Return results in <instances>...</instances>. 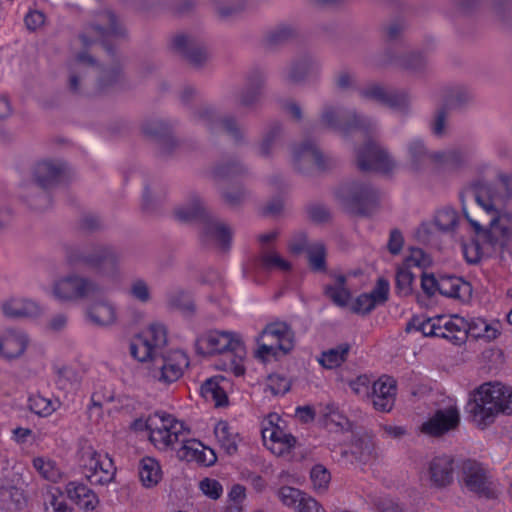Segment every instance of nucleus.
<instances>
[{
  "label": "nucleus",
  "mask_w": 512,
  "mask_h": 512,
  "mask_svg": "<svg viewBox=\"0 0 512 512\" xmlns=\"http://www.w3.org/2000/svg\"><path fill=\"white\" fill-rule=\"evenodd\" d=\"M146 427L150 430L151 442L159 449H167L181 443L182 446L177 451L181 460L195 461L206 467L214 465L217 461L214 450L198 440L187 439L184 424L170 414L156 412L146 421Z\"/></svg>",
  "instance_id": "f257e3e1"
},
{
  "label": "nucleus",
  "mask_w": 512,
  "mask_h": 512,
  "mask_svg": "<svg viewBox=\"0 0 512 512\" xmlns=\"http://www.w3.org/2000/svg\"><path fill=\"white\" fill-rule=\"evenodd\" d=\"M466 409L473 422L484 429L500 413L512 414V387L498 381L483 383L470 394Z\"/></svg>",
  "instance_id": "f03ea898"
},
{
  "label": "nucleus",
  "mask_w": 512,
  "mask_h": 512,
  "mask_svg": "<svg viewBox=\"0 0 512 512\" xmlns=\"http://www.w3.org/2000/svg\"><path fill=\"white\" fill-rule=\"evenodd\" d=\"M468 192L486 212L495 214L484 233V241L493 248L503 250L512 239V214L497 212L501 195L490 183L482 180L474 182Z\"/></svg>",
  "instance_id": "7ed1b4c3"
},
{
  "label": "nucleus",
  "mask_w": 512,
  "mask_h": 512,
  "mask_svg": "<svg viewBox=\"0 0 512 512\" xmlns=\"http://www.w3.org/2000/svg\"><path fill=\"white\" fill-rule=\"evenodd\" d=\"M71 174V167L65 161L45 159L37 162L33 168L32 181L33 184L42 189V192L39 195H34L33 188L28 187L29 191L25 195L26 202L37 211L48 209L52 204L49 191L70 178Z\"/></svg>",
  "instance_id": "20e7f679"
},
{
  "label": "nucleus",
  "mask_w": 512,
  "mask_h": 512,
  "mask_svg": "<svg viewBox=\"0 0 512 512\" xmlns=\"http://www.w3.org/2000/svg\"><path fill=\"white\" fill-rule=\"evenodd\" d=\"M121 258V251L109 244H97L90 248L80 246L66 248V259L70 265L86 266L99 275L110 279L120 278Z\"/></svg>",
  "instance_id": "39448f33"
},
{
  "label": "nucleus",
  "mask_w": 512,
  "mask_h": 512,
  "mask_svg": "<svg viewBox=\"0 0 512 512\" xmlns=\"http://www.w3.org/2000/svg\"><path fill=\"white\" fill-rule=\"evenodd\" d=\"M127 30L118 16L110 9H102L94 12V18L82 33L79 38L85 47L90 46L96 41H101L108 51L113 53L110 45L106 44V39L109 37L125 38Z\"/></svg>",
  "instance_id": "423d86ee"
},
{
  "label": "nucleus",
  "mask_w": 512,
  "mask_h": 512,
  "mask_svg": "<svg viewBox=\"0 0 512 512\" xmlns=\"http://www.w3.org/2000/svg\"><path fill=\"white\" fill-rule=\"evenodd\" d=\"M103 288L94 279L76 273L54 283L53 295L60 302H76L102 294Z\"/></svg>",
  "instance_id": "0eeeda50"
},
{
  "label": "nucleus",
  "mask_w": 512,
  "mask_h": 512,
  "mask_svg": "<svg viewBox=\"0 0 512 512\" xmlns=\"http://www.w3.org/2000/svg\"><path fill=\"white\" fill-rule=\"evenodd\" d=\"M195 350L201 356L229 353L241 358L245 354L244 344L236 334L219 330L200 334L195 340Z\"/></svg>",
  "instance_id": "6e6552de"
},
{
  "label": "nucleus",
  "mask_w": 512,
  "mask_h": 512,
  "mask_svg": "<svg viewBox=\"0 0 512 512\" xmlns=\"http://www.w3.org/2000/svg\"><path fill=\"white\" fill-rule=\"evenodd\" d=\"M79 461L91 484L104 485L112 481L116 468L107 453L101 454L87 442L79 449Z\"/></svg>",
  "instance_id": "1a4fd4ad"
},
{
  "label": "nucleus",
  "mask_w": 512,
  "mask_h": 512,
  "mask_svg": "<svg viewBox=\"0 0 512 512\" xmlns=\"http://www.w3.org/2000/svg\"><path fill=\"white\" fill-rule=\"evenodd\" d=\"M167 344L165 327L152 324L146 331L133 337L130 343V354L139 362L157 361Z\"/></svg>",
  "instance_id": "9d476101"
},
{
  "label": "nucleus",
  "mask_w": 512,
  "mask_h": 512,
  "mask_svg": "<svg viewBox=\"0 0 512 512\" xmlns=\"http://www.w3.org/2000/svg\"><path fill=\"white\" fill-rule=\"evenodd\" d=\"M256 357L266 360L268 356H277L278 351L287 354L293 349V333L284 322L268 324L257 338Z\"/></svg>",
  "instance_id": "9b49d317"
},
{
  "label": "nucleus",
  "mask_w": 512,
  "mask_h": 512,
  "mask_svg": "<svg viewBox=\"0 0 512 512\" xmlns=\"http://www.w3.org/2000/svg\"><path fill=\"white\" fill-rule=\"evenodd\" d=\"M459 469V481L470 492L487 499H492L497 496L491 476L480 462L473 459H466L461 462Z\"/></svg>",
  "instance_id": "f8f14e48"
},
{
  "label": "nucleus",
  "mask_w": 512,
  "mask_h": 512,
  "mask_svg": "<svg viewBox=\"0 0 512 512\" xmlns=\"http://www.w3.org/2000/svg\"><path fill=\"white\" fill-rule=\"evenodd\" d=\"M345 207L353 214L368 216L378 207L379 194L370 184L352 182L341 189Z\"/></svg>",
  "instance_id": "ddd939ff"
},
{
  "label": "nucleus",
  "mask_w": 512,
  "mask_h": 512,
  "mask_svg": "<svg viewBox=\"0 0 512 512\" xmlns=\"http://www.w3.org/2000/svg\"><path fill=\"white\" fill-rule=\"evenodd\" d=\"M320 121L324 126L343 134H347L353 129H369L372 126L369 118L332 104L323 106Z\"/></svg>",
  "instance_id": "4468645a"
},
{
  "label": "nucleus",
  "mask_w": 512,
  "mask_h": 512,
  "mask_svg": "<svg viewBox=\"0 0 512 512\" xmlns=\"http://www.w3.org/2000/svg\"><path fill=\"white\" fill-rule=\"evenodd\" d=\"M171 48L176 54L195 68H201L209 59L205 44L192 35H175L171 40Z\"/></svg>",
  "instance_id": "2eb2a0df"
},
{
  "label": "nucleus",
  "mask_w": 512,
  "mask_h": 512,
  "mask_svg": "<svg viewBox=\"0 0 512 512\" xmlns=\"http://www.w3.org/2000/svg\"><path fill=\"white\" fill-rule=\"evenodd\" d=\"M357 167L362 172L376 171L388 173L394 168L387 152L374 141H368L357 150Z\"/></svg>",
  "instance_id": "dca6fc26"
},
{
  "label": "nucleus",
  "mask_w": 512,
  "mask_h": 512,
  "mask_svg": "<svg viewBox=\"0 0 512 512\" xmlns=\"http://www.w3.org/2000/svg\"><path fill=\"white\" fill-rule=\"evenodd\" d=\"M321 63L312 56L304 55L294 59L284 74V80L289 84L300 85L316 83L321 75Z\"/></svg>",
  "instance_id": "f3484780"
},
{
  "label": "nucleus",
  "mask_w": 512,
  "mask_h": 512,
  "mask_svg": "<svg viewBox=\"0 0 512 512\" xmlns=\"http://www.w3.org/2000/svg\"><path fill=\"white\" fill-rule=\"evenodd\" d=\"M293 161L295 167L303 173H308L313 168L326 170L331 166V160L310 140H305L294 148Z\"/></svg>",
  "instance_id": "a211bd4d"
},
{
  "label": "nucleus",
  "mask_w": 512,
  "mask_h": 512,
  "mask_svg": "<svg viewBox=\"0 0 512 512\" xmlns=\"http://www.w3.org/2000/svg\"><path fill=\"white\" fill-rule=\"evenodd\" d=\"M200 241L203 246L210 247L219 244L224 250L230 247V228L211 214L200 225Z\"/></svg>",
  "instance_id": "6ab92c4d"
},
{
  "label": "nucleus",
  "mask_w": 512,
  "mask_h": 512,
  "mask_svg": "<svg viewBox=\"0 0 512 512\" xmlns=\"http://www.w3.org/2000/svg\"><path fill=\"white\" fill-rule=\"evenodd\" d=\"M459 421L460 415L456 407L439 409L421 425L420 431L428 436L439 437L455 429Z\"/></svg>",
  "instance_id": "aec40b11"
},
{
  "label": "nucleus",
  "mask_w": 512,
  "mask_h": 512,
  "mask_svg": "<svg viewBox=\"0 0 512 512\" xmlns=\"http://www.w3.org/2000/svg\"><path fill=\"white\" fill-rule=\"evenodd\" d=\"M154 362L159 365L153 377L164 384L177 381L183 374L182 365H188L187 358L181 351H175L172 356L166 357L162 350L158 360Z\"/></svg>",
  "instance_id": "412c9836"
},
{
  "label": "nucleus",
  "mask_w": 512,
  "mask_h": 512,
  "mask_svg": "<svg viewBox=\"0 0 512 512\" xmlns=\"http://www.w3.org/2000/svg\"><path fill=\"white\" fill-rule=\"evenodd\" d=\"M145 136L156 141L162 154H170L178 142L171 135V126L161 119H149L142 125Z\"/></svg>",
  "instance_id": "4be33fe9"
},
{
  "label": "nucleus",
  "mask_w": 512,
  "mask_h": 512,
  "mask_svg": "<svg viewBox=\"0 0 512 512\" xmlns=\"http://www.w3.org/2000/svg\"><path fill=\"white\" fill-rule=\"evenodd\" d=\"M266 74L259 69L252 70L246 77L245 86L234 94V100L240 106L252 107L260 99L265 86Z\"/></svg>",
  "instance_id": "5701e85b"
},
{
  "label": "nucleus",
  "mask_w": 512,
  "mask_h": 512,
  "mask_svg": "<svg viewBox=\"0 0 512 512\" xmlns=\"http://www.w3.org/2000/svg\"><path fill=\"white\" fill-rule=\"evenodd\" d=\"M396 381L388 376L380 377L373 382L371 398L373 406L381 412H389L395 403Z\"/></svg>",
  "instance_id": "b1692460"
},
{
  "label": "nucleus",
  "mask_w": 512,
  "mask_h": 512,
  "mask_svg": "<svg viewBox=\"0 0 512 512\" xmlns=\"http://www.w3.org/2000/svg\"><path fill=\"white\" fill-rule=\"evenodd\" d=\"M429 477L433 486L445 488L454 479V460L451 456L441 455L434 457L429 463Z\"/></svg>",
  "instance_id": "393cba45"
},
{
  "label": "nucleus",
  "mask_w": 512,
  "mask_h": 512,
  "mask_svg": "<svg viewBox=\"0 0 512 512\" xmlns=\"http://www.w3.org/2000/svg\"><path fill=\"white\" fill-rule=\"evenodd\" d=\"M392 63H395L401 69L412 73L422 72L428 65L426 57L421 53L409 52L394 58L390 50H387L384 53L383 58L379 60L378 65L385 66Z\"/></svg>",
  "instance_id": "a878e982"
},
{
  "label": "nucleus",
  "mask_w": 512,
  "mask_h": 512,
  "mask_svg": "<svg viewBox=\"0 0 512 512\" xmlns=\"http://www.w3.org/2000/svg\"><path fill=\"white\" fill-rule=\"evenodd\" d=\"M85 315L89 322L98 327H109L117 322L116 307L108 300L92 303L87 307Z\"/></svg>",
  "instance_id": "bb28decb"
},
{
  "label": "nucleus",
  "mask_w": 512,
  "mask_h": 512,
  "mask_svg": "<svg viewBox=\"0 0 512 512\" xmlns=\"http://www.w3.org/2000/svg\"><path fill=\"white\" fill-rule=\"evenodd\" d=\"M3 314L8 318H33L43 313L41 306L30 299L12 298L2 304Z\"/></svg>",
  "instance_id": "cd10ccee"
},
{
  "label": "nucleus",
  "mask_w": 512,
  "mask_h": 512,
  "mask_svg": "<svg viewBox=\"0 0 512 512\" xmlns=\"http://www.w3.org/2000/svg\"><path fill=\"white\" fill-rule=\"evenodd\" d=\"M408 153L411 167L416 171L424 169L430 164H436L442 157L440 151H429L420 139H414L408 144Z\"/></svg>",
  "instance_id": "c85d7f7f"
},
{
  "label": "nucleus",
  "mask_w": 512,
  "mask_h": 512,
  "mask_svg": "<svg viewBox=\"0 0 512 512\" xmlns=\"http://www.w3.org/2000/svg\"><path fill=\"white\" fill-rule=\"evenodd\" d=\"M28 345V337L22 331L7 330L0 338V354L6 358L21 356Z\"/></svg>",
  "instance_id": "c756f323"
},
{
  "label": "nucleus",
  "mask_w": 512,
  "mask_h": 512,
  "mask_svg": "<svg viewBox=\"0 0 512 512\" xmlns=\"http://www.w3.org/2000/svg\"><path fill=\"white\" fill-rule=\"evenodd\" d=\"M441 320V338L447 339L455 344H461L465 341L467 331H469L467 320L459 316L451 318L441 316Z\"/></svg>",
  "instance_id": "7c9ffc66"
},
{
  "label": "nucleus",
  "mask_w": 512,
  "mask_h": 512,
  "mask_svg": "<svg viewBox=\"0 0 512 512\" xmlns=\"http://www.w3.org/2000/svg\"><path fill=\"white\" fill-rule=\"evenodd\" d=\"M68 498L73 501L80 509L90 511L94 510L98 504L96 494L86 485L78 482H69L66 485Z\"/></svg>",
  "instance_id": "2f4dec72"
},
{
  "label": "nucleus",
  "mask_w": 512,
  "mask_h": 512,
  "mask_svg": "<svg viewBox=\"0 0 512 512\" xmlns=\"http://www.w3.org/2000/svg\"><path fill=\"white\" fill-rule=\"evenodd\" d=\"M439 293L455 299H468L472 293L470 283L455 276H442L439 278Z\"/></svg>",
  "instance_id": "473e14b6"
},
{
  "label": "nucleus",
  "mask_w": 512,
  "mask_h": 512,
  "mask_svg": "<svg viewBox=\"0 0 512 512\" xmlns=\"http://www.w3.org/2000/svg\"><path fill=\"white\" fill-rule=\"evenodd\" d=\"M174 213L182 222L198 221L200 225L210 214L198 196H192L189 203L177 207Z\"/></svg>",
  "instance_id": "72a5a7b5"
},
{
  "label": "nucleus",
  "mask_w": 512,
  "mask_h": 512,
  "mask_svg": "<svg viewBox=\"0 0 512 512\" xmlns=\"http://www.w3.org/2000/svg\"><path fill=\"white\" fill-rule=\"evenodd\" d=\"M214 434L220 447L226 454L234 455L237 453L241 437L232 429L227 421H219L214 428Z\"/></svg>",
  "instance_id": "f704fd0d"
},
{
  "label": "nucleus",
  "mask_w": 512,
  "mask_h": 512,
  "mask_svg": "<svg viewBox=\"0 0 512 512\" xmlns=\"http://www.w3.org/2000/svg\"><path fill=\"white\" fill-rule=\"evenodd\" d=\"M84 67H97L96 59L90 55L87 51L79 52L71 66L68 86L69 90L73 93L79 92V83L84 74Z\"/></svg>",
  "instance_id": "c9c22d12"
},
{
  "label": "nucleus",
  "mask_w": 512,
  "mask_h": 512,
  "mask_svg": "<svg viewBox=\"0 0 512 512\" xmlns=\"http://www.w3.org/2000/svg\"><path fill=\"white\" fill-rule=\"evenodd\" d=\"M335 279L336 283L334 285L324 286V295L335 305L345 307L351 298V293L346 287V277L344 275H337Z\"/></svg>",
  "instance_id": "e433bc0d"
},
{
  "label": "nucleus",
  "mask_w": 512,
  "mask_h": 512,
  "mask_svg": "<svg viewBox=\"0 0 512 512\" xmlns=\"http://www.w3.org/2000/svg\"><path fill=\"white\" fill-rule=\"evenodd\" d=\"M139 477L145 487L155 486L161 479L159 463L151 457L143 458L139 463Z\"/></svg>",
  "instance_id": "4c0bfd02"
},
{
  "label": "nucleus",
  "mask_w": 512,
  "mask_h": 512,
  "mask_svg": "<svg viewBox=\"0 0 512 512\" xmlns=\"http://www.w3.org/2000/svg\"><path fill=\"white\" fill-rule=\"evenodd\" d=\"M201 394L206 400L213 401L216 407L228 404V396L220 386L218 377L207 379L201 386Z\"/></svg>",
  "instance_id": "58836bf2"
},
{
  "label": "nucleus",
  "mask_w": 512,
  "mask_h": 512,
  "mask_svg": "<svg viewBox=\"0 0 512 512\" xmlns=\"http://www.w3.org/2000/svg\"><path fill=\"white\" fill-rule=\"evenodd\" d=\"M296 442L297 440L293 435L285 433L277 425L275 432H271V442L267 447L272 453L281 456L284 453L290 452L295 447Z\"/></svg>",
  "instance_id": "ea45409f"
},
{
  "label": "nucleus",
  "mask_w": 512,
  "mask_h": 512,
  "mask_svg": "<svg viewBox=\"0 0 512 512\" xmlns=\"http://www.w3.org/2000/svg\"><path fill=\"white\" fill-rule=\"evenodd\" d=\"M441 321V316L427 319L414 317L408 322L406 330L420 331L426 337H440Z\"/></svg>",
  "instance_id": "a19ab883"
},
{
  "label": "nucleus",
  "mask_w": 512,
  "mask_h": 512,
  "mask_svg": "<svg viewBox=\"0 0 512 512\" xmlns=\"http://www.w3.org/2000/svg\"><path fill=\"white\" fill-rule=\"evenodd\" d=\"M167 305L170 309L185 313H193L195 311L191 294L180 288L174 289L167 294Z\"/></svg>",
  "instance_id": "79ce46f5"
},
{
  "label": "nucleus",
  "mask_w": 512,
  "mask_h": 512,
  "mask_svg": "<svg viewBox=\"0 0 512 512\" xmlns=\"http://www.w3.org/2000/svg\"><path fill=\"white\" fill-rule=\"evenodd\" d=\"M469 331L467 336L470 335L475 339H485L491 341L497 338L499 331L495 325L487 323L483 318H473L468 321Z\"/></svg>",
  "instance_id": "37998d69"
},
{
  "label": "nucleus",
  "mask_w": 512,
  "mask_h": 512,
  "mask_svg": "<svg viewBox=\"0 0 512 512\" xmlns=\"http://www.w3.org/2000/svg\"><path fill=\"white\" fill-rule=\"evenodd\" d=\"M259 263L265 270L289 271L291 269L290 262L283 259L275 250L269 248H263L259 256Z\"/></svg>",
  "instance_id": "c03bdc74"
},
{
  "label": "nucleus",
  "mask_w": 512,
  "mask_h": 512,
  "mask_svg": "<svg viewBox=\"0 0 512 512\" xmlns=\"http://www.w3.org/2000/svg\"><path fill=\"white\" fill-rule=\"evenodd\" d=\"M350 350V345L345 343L328 351H324L319 359L320 364L328 369L340 366L345 360Z\"/></svg>",
  "instance_id": "a18cd8bd"
},
{
  "label": "nucleus",
  "mask_w": 512,
  "mask_h": 512,
  "mask_svg": "<svg viewBox=\"0 0 512 512\" xmlns=\"http://www.w3.org/2000/svg\"><path fill=\"white\" fill-rule=\"evenodd\" d=\"M306 253L312 271L325 272L327 270L326 247L322 242L312 243Z\"/></svg>",
  "instance_id": "49530a36"
},
{
  "label": "nucleus",
  "mask_w": 512,
  "mask_h": 512,
  "mask_svg": "<svg viewBox=\"0 0 512 512\" xmlns=\"http://www.w3.org/2000/svg\"><path fill=\"white\" fill-rule=\"evenodd\" d=\"M459 216L456 210L445 207L436 212L434 224L441 232H452L458 226Z\"/></svg>",
  "instance_id": "de8ad7c7"
},
{
  "label": "nucleus",
  "mask_w": 512,
  "mask_h": 512,
  "mask_svg": "<svg viewBox=\"0 0 512 512\" xmlns=\"http://www.w3.org/2000/svg\"><path fill=\"white\" fill-rule=\"evenodd\" d=\"M214 4L216 13L222 20H227L240 12L246 5V0H211Z\"/></svg>",
  "instance_id": "09e8293b"
},
{
  "label": "nucleus",
  "mask_w": 512,
  "mask_h": 512,
  "mask_svg": "<svg viewBox=\"0 0 512 512\" xmlns=\"http://www.w3.org/2000/svg\"><path fill=\"white\" fill-rule=\"evenodd\" d=\"M193 119L207 127L211 132L216 133L218 131L219 117L215 109L208 105H201L192 114Z\"/></svg>",
  "instance_id": "8fccbe9b"
},
{
  "label": "nucleus",
  "mask_w": 512,
  "mask_h": 512,
  "mask_svg": "<svg viewBox=\"0 0 512 512\" xmlns=\"http://www.w3.org/2000/svg\"><path fill=\"white\" fill-rule=\"evenodd\" d=\"M411 98L405 90H389L385 106L398 112L408 114L410 111Z\"/></svg>",
  "instance_id": "3c124183"
},
{
  "label": "nucleus",
  "mask_w": 512,
  "mask_h": 512,
  "mask_svg": "<svg viewBox=\"0 0 512 512\" xmlns=\"http://www.w3.org/2000/svg\"><path fill=\"white\" fill-rule=\"evenodd\" d=\"M396 285L395 290L399 296H408L413 291L414 274L407 266H400L397 269L395 277Z\"/></svg>",
  "instance_id": "603ef678"
},
{
  "label": "nucleus",
  "mask_w": 512,
  "mask_h": 512,
  "mask_svg": "<svg viewBox=\"0 0 512 512\" xmlns=\"http://www.w3.org/2000/svg\"><path fill=\"white\" fill-rule=\"evenodd\" d=\"M123 77L122 68L118 64L110 68L103 69L98 78L97 89L100 92H104L119 83Z\"/></svg>",
  "instance_id": "864d4df0"
},
{
  "label": "nucleus",
  "mask_w": 512,
  "mask_h": 512,
  "mask_svg": "<svg viewBox=\"0 0 512 512\" xmlns=\"http://www.w3.org/2000/svg\"><path fill=\"white\" fill-rule=\"evenodd\" d=\"M245 167L237 160H229L217 164L213 170V177L217 180L230 179L245 172Z\"/></svg>",
  "instance_id": "5fc2aeb1"
},
{
  "label": "nucleus",
  "mask_w": 512,
  "mask_h": 512,
  "mask_svg": "<svg viewBox=\"0 0 512 512\" xmlns=\"http://www.w3.org/2000/svg\"><path fill=\"white\" fill-rule=\"evenodd\" d=\"M33 466L43 478L49 481L56 482L61 477L60 469L52 460L38 457L33 460Z\"/></svg>",
  "instance_id": "6e6d98bb"
},
{
  "label": "nucleus",
  "mask_w": 512,
  "mask_h": 512,
  "mask_svg": "<svg viewBox=\"0 0 512 512\" xmlns=\"http://www.w3.org/2000/svg\"><path fill=\"white\" fill-rule=\"evenodd\" d=\"M473 100V94L464 87H457L451 90L447 96V104L455 109L464 108L471 104Z\"/></svg>",
  "instance_id": "4d7b16f0"
},
{
  "label": "nucleus",
  "mask_w": 512,
  "mask_h": 512,
  "mask_svg": "<svg viewBox=\"0 0 512 512\" xmlns=\"http://www.w3.org/2000/svg\"><path fill=\"white\" fill-rule=\"evenodd\" d=\"M448 109L446 106H441L436 109L430 121V129L436 137H442L446 134L448 128Z\"/></svg>",
  "instance_id": "13d9d810"
},
{
  "label": "nucleus",
  "mask_w": 512,
  "mask_h": 512,
  "mask_svg": "<svg viewBox=\"0 0 512 512\" xmlns=\"http://www.w3.org/2000/svg\"><path fill=\"white\" fill-rule=\"evenodd\" d=\"M30 410L39 416H49L55 411L54 403L39 394L32 395L28 399Z\"/></svg>",
  "instance_id": "bf43d9fd"
},
{
  "label": "nucleus",
  "mask_w": 512,
  "mask_h": 512,
  "mask_svg": "<svg viewBox=\"0 0 512 512\" xmlns=\"http://www.w3.org/2000/svg\"><path fill=\"white\" fill-rule=\"evenodd\" d=\"M297 35V31L289 25H281L271 31L268 35V43L270 45H281L284 44Z\"/></svg>",
  "instance_id": "052dcab7"
},
{
  "label": "nucleus",
  "mask_w": 512,
  "mask_h": 512,
  "mask_svg": "<svg viewBox=\"0 0 512 512\" xmlns=\"http://www.w3.org/2000/svg\"><path fill=\"white\" fill-rule=\"evenodd\" d=\"M281 134L282 127L280 124L275 123L269 127L259 147L262 156L267 157L270 155L273 145L280 138Z\"/></svg>",
  "instance_id": "680f3d73"
},
{
  "label": "nucleus",
  "mask_w": 512,
  "mask_h": 512,
  "mask_svg": "<svg viewBox=\"0 0 512 512\" xmlns=\"http://www.w3.org/2000/svg\"><path fill=\"white\" fill-rule=\"evenodd\" d=\"M129 295L141 303H147L151 299L148 283L142 278L134 279L129 288Z\"/></svg>",
  "instance_id": "e2e57ef3"
},
{
  "label": "nucleus",
  "mask_w": 512,
  "mask_h": 512,
  "mask_svg": "<svg viewBox=\"0 0 512 512\" xmlns=\"http://www.w3.org/2000/svg\"><path fill=\"white\" fill-rule=\"evenodd\" d=\"M388 92L389 90H387L380 84H371L361 89L359 94L363 99L373 100L382 105H385Z\"/></svg>",
  "instance_id": "0e129e2a"
},
{
  "label": "nucleus",
  "mask_w": 512,
  "mask_h": 512,
  "mask_svg": "<svg viewBox=\"0 0 512 512\" xmlns=\"http://www.w3.org/2000/svg\"><path fill=\"white\" fill-rule=\"evenodd\" d=\"M218 128H222L229 134L237 143L244 142V134L241 131L236 119L232 116H227L219 119Z\"/></svg>",
  "instance_id": "69168bd1"
},
{
  "label": "nucleus",
  "mask_w": 512,
  "mask_h": 512,
  "mask_svg": "<svg viewBox=\"0 0 512 512\" xmlns=\"http://www.w3.org/2000/svg\"><path fill=\"white\" fill-rule=\"evenodd\" d=\"M304 494L305 493L299 489L290 486L281 487L278 491V496L282 503L288 507H294L295 509Z\"/></svg>",
  "instance_id": "338daca9"
},
{
  "label": "nucleus",
  "mask_w": 512,
  "mask_h": 512,
  "mask_svg": "<svg viewBox=\"0 0 512 512\" xmlns=\"http://www.w3.org/2000/svg\"><path fill=\"white\" fill-rule=\"evenodd\" d=\"M314 488L317 490H325L328 487L331 476L329 471L323 465H315L310 473Z\"/></svg>",
  "instance_id": "774afa93"
}]
</instances>
